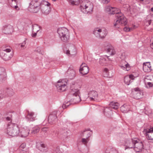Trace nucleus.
<instances>
[{
    "label": "nucleus",
    "instance_id": "obj_35",
    "mask_svg": "<svg viewBox=\"0 0 153 153\" xmlns=\"http://www.w3.org/2000/svg\"><path fill=\"white\" fill-rule=\"evenodd\" d=\"M41 29V27L37 24H34L33 26V32H38Z\"/></svg>",
    "mask_w": 153,
    "mask_h": 153
},
{
    "label": "nucleus",
    "instance_id": "obj_17",
    "mask_svg": "<svg viewBox=\"0 0 153 153\" xmlns=\"http://www.w3.org/2000/svg\"><path fill=\"white\" fill-rule=\"evenodd\" d=\"M79 71L82 75L87 74L89 71V68L86 63H82L80 65Z\"/></svg>",
    "mask_w": 153,
    "mask_h": 153
},
{
    "label": "nucleus",
    "instance_id": "obj_15",
    "mask_svg": "<svg viewBox=\"0 0 153 153\" xmlns=\"http://www.w3.org/2000/svg\"><path fill=\"white\" fill-rule=\"evenodd\" d=\"M137 138L126 140L125 143V146L126 147L125 150L127 148L131 149L133 148L135 143H137Z\"/></svg>",
    "mask_w": 153,
    "mask_h": 153
},
{
    "label": "nucleus",
    "instance_id": "obj_13",
    "mask_svg": "<svg viewBox=\"0 0 153 153\" xmlns=\"http://www.w3.org/2000/svg\"><path fill=\"white\" fill-rule=\"evenodd\" d=\"M137 142L135 143L134 148V150L137 152H141L143 149V143L141 140L137 138Z\"/></svg>",
    "mask_w": 153,
    "mask_h": 153
},
{
    "label": "nucleus",
    "instance_id": "obj_46",
    "mask_svg": "<svg viewBox=\"0 0 153 153\" xmlns=\"http://www.w3.org/2000/svg\"><path fill=\"white\" fill-rule=\"evenodd\" d=\"M5 76L0 75V83L3 82V81L5 79Z\"/></svg>",
    "mask_w": 153,
    "mask_h": 153
},
{
    "label": "nucleus",
    "instance_id": "obj_33",
    "mask_svg": "<svg viewBox=\"0 0 153 153\" xmlns=\"http://www.w3.org/2000/svg\"><path fill=\"white\" fill-rule=\"evenodd\" d=\"M109 105L111 108L117 109L119 107L120 104L117 102H112L109 104Z\"/></svg>",
    "mask_w": 153,
    "mask_h": 153
},
{
    "label": "nucleus",
    "instance_id": "obj_16",
    "mask_svg": "<svg viewBox=\"0 0 153 153\" xmlns=\"http://www.w3.org/2000/svg\"><path fill=\"white\" fill-rule=\"evenodd\" d=\"M104 46L107 53H109L110 55H113L115 54V51L114 47L109 43H105Z\"/></svg>",
    "mask_w": 153,
    "mask_h": 153
},
{
    "label": "nucleus",
    "instance_id": "obj_48",
    "mask_svg": "<svg viewBox=\"0 0 153 153\" xmlns=\"http://www.w3.org/2000/svg\"><path fill=\"white\" fill-rule=\"evenodd\" d=\"M132 29L131 28L127 27H125L123 28V30L125 31L126 32H129L131 31V30Z\"/></svg>",
    "mask_w": 153,
    "mask_h": 153
},
{
    "label": "nucleus",
    "instance_id": "obj_52",
    "mask_svg": "<svg viewBox=\"0 0 153 153\" xmlns=\"http://www.w3.org/2000/svg\"><path fill=\"white\" fill-rule=\"evenodd\" d=\"M33 33H32L31 36L33 37H35L36 36L37 32H33Z\"/></svg>",
    "mask_w": 153,
    "mask_h": 153
},
{
    "label": "nucleus",
    "instance_id": "obj_25",
    "mask_svg": "<svg viewBox=\"0 0 153 153\" xmlns=\"http://www.w3.org/2000/svg\"><path fill=\"white\" fill-rule=\"evenodd\" d=\"M117 8L115 7H112L110 6H107L105 7V10L107 12H109V13L111 14H115L116 15L117 13H120V12L118 13L116 12Z\"/></svg>",
    "mask_w": 153,
    "mask_h": 153
},
{
    "label": "nucleus",
    "instance_id": "obj_26",
    "mask_svg": "<svg viewBox=\"0 0 153 153\" xmlns=\"http://www.w3.org/2000/svg\"><path fill=\"white\" fill-rule=\"evenodd\" d=\"M104 115L108 117H110L112 114V110L109 107H106L105 108L103 111Z\"/></svg>",
    "mask_w": 153,
    "mask_h": 153
},
{
    "label": "nucleus",
    "instance_id": "obj_9",
    "mask_svg": "<svg viewBox=\"0 0 153 153\" xmlns=\"http://www.w3.org/2000/svg\"><path fill=\"white\" fill-rule=\"evenodd\" d=\"M67 82L64 79H59L57 82L56 86L59 91H63L67 88Z\"/></svg>",
    "mask_w": 153,
    "mask_h": 153
},
{
    "label": "nucleus",
    "instance_id": "obj_11",
    "mask_svg": "<svg viewBox=\"0 0 153 153\" xmlns=\"http://www.w3.org/2000/svg\"><path fill=\"white\" fill-rule=\"evenodd\" d=\"M14 94V92L11 88L2 89L0 91V99L6 97H11Z\"/></svg>",
    "mask_w": 153,
    "mask_h": 153
},
{
    "label": "nucleus",
    "instance_id": "obj_19",
    "mask_svg": "<svg viewBox=\"0 0 153 153\" xmlns=\"http://www.w3.org/2000/svg\"><path fill=\"white\" fill-rule=\"evenodd\" d=\"M13 26L10 25L4 26L2 29V32L6 34H11L13 32Z\"/></svg>",
    "mask_w": 153,
    "mask_h": 153
},
{
    "label": "nucleus",
    "instance_id": "obj_23",
    "mask_svg": "<svg viewBox=\"0 0 153 153\" xmlns=\"http://www.w3.org/2000/svg\"><path fill=\"white\" fill-rule=\"evenodd\" d=\"M143 70L145 72H149L152 70V66L150 62L143 63Z\"/></svg>",
    "mask_w": 153,
    "mask_h": 153
},
{
    "label": "nucleus",
    "instance_id": "obj_59",
    "mask_svg": "<svg viewBox=\"0 0 153 153\" xmlns=\"http://www.w3.org/2000/svg\"><path fill=\"white\" fill-rule=\"evenodd\" d=\"M127 5V6H126V7H128H128H129V5H128V4H126V5H123V7H125V5Z\"/></svg>",
    "mask_w": 153,
    "mask_h": 153
},
{
    "label": "nucleus",
    "instance_id": "obj_60",
    "mask_svg": "<svg viewBox=\"0 0 153 153\" xmlns=\"http://www.w3.org/2000/svg\"><path fill=\"white\" fill-rule=\"evenodd\" d=\"M151 10L152 11V12H153V7H152L151 8Z\"/></svg>",
    "mask_w": 153,
    "mask_h": 153
},
{
    "label": "nucleus",
    "instance_id": "obj_34",
    "mask_svg": "<svg viewBox=\"0 0 153 153\" xmlns=\"http://www.w3.org/2000/svg\"><path fill=\"white\" fill-rule=\"evenodd\" d=\"M39 127L38 126H36L32 128L31 133L33 134H37L39 132Z\"/></svg>",
    "mask_w": 153,
    "mask_h": 153
},
{
    "label": "nucleus",
    "instance_id": "obj_49",
    "mask_svg": "<svg viewBox=\"0 0 153 153\" xmlns=\"http://www.w3.org/2000/svg\"><path fill=\"white\" fill-rule=\"evenodd\" d=\"M126 69H123V70L128 71L130 70V67L129 64H128V66H123Z\"/></svg>",
    "mask_w": 153,
    "mask_h": 153
},
{
    "label": "nucleus",
    "instance_id": "obj_22",
    "mask_svg": "<svg viewBox=\"0 0 153 153\" xmlns=\"http://www.w3.org/2000/svg\"><path fill=\"white\" fill-rule=\"evenodd\" d=\"M89 97L91 100H99L97 93L95 91H92L90 92Z\"/></svg>",
    "mask_w": 153,
    "mask_h": 153
},
{
    "label": "nucleus",
    "instance_id": "obj_10",
    "mask_svg": "<svg viewBox=\"0 0 153 153\" xmlns=\"http://www.w3.org/2000/svg\"><path fill=\"white\" fill-rule=\"evenodd\" d=\"M67 128L64 127L61 128L59 131L55 132V135L57 137L62 138H66L68 137V131Z\"/></svg>",
    "mask_w": 153,
    "mask_h": 153
},
{
    "label": "nucleus",
    "instance_id": "obj_38",
    "mask_svg": "<svg viewBox=\"0 0 153 153\" xmlns=\"http://www.w3.org/2000/svg\"><path fill=\"white\" fill-rule=\"evenodd\" d=\"M146 88H148L152 87L153 86V82H144Z\"/></svg>",
    "mask_w": 153,
    "mask_h": 153
},
{
    "label": "nucleus",
    "instance_id": "obj_47",
    "mask_svg": "<svg viewBox=\"0 0 153 153\" xmlns=\"http://www.w3.org/2000/svg\"><path fill=\"white\" fill-rule=\"evenodd\" d=\"M53 153H62L59 148H56L53 152Z\"/></svg>",
    "mask_w": 153,
    "mask_h": 153
},
{
    "label": "nucleus",
    "instance_id": "obj_28",
    "mask_svg": "<svg viewBox=\"0 0 153 153\" xmlns=\"http://www.w3.org/2000/svg\"><path fill=\"white\" fill-rule=\"evenodd\" d=\"M70 50H67L66 53L67 55H74L76 54V49L74 46L72 45L69 48Z\"/></svg>",
    "mask_w": 153,
    "mask_h": 153
},
{
    "label": "nucleus",
    "instance_id": "obj_3",
    "mask_svg": "<svg viewBox=\"0 0 153 153\" xmlns=\"http://www.w3.org/2000/svg\"><path fill=\"white\" fill-rule=\"evenodd\" d=\"M57 33L61 40L63 42H67L70 39V35L68 30L64 27L59 28Z\"/></svg>",
    "mask_w": 153,
    "mask_h": 153
},
{
    "label": "nucleus",
    "instance_id": "obj_37",
    "mask_svg": "<svg viewBox=\"0 0 153 153\" xmlns=\"http://www.w3.org/2000/svg\"><path fill=\"white\" fill-rule=\"evenodd\" d=\"M124 66H128V64L125 60H123L121 61L119 66L121 69H125Z\"/></svg>",
    "mask_w": 153,
    "mask_h": 153
},
{
    "label": "nucleus",
    "instance_id": "obj_43",
    "mask_svg": "<svg viewBox=\"0 0 153 153\" xmlns=\"http://www.w3.org/2000/svg\"><path fill=\"white\" fill-rule=\"evenodd\" d=\"M89 139L88 138H82V139L81 141L84 144H86L88 142Z\"/></svg>",
    "mask_w": 153,
    "mask_h": 153
},
{
    "label": "nucleus",
    "instance_id": "obj_24",
    "mask_svg": "<svg viewBox=\"0 0 153 153\" xmlns=\"http://www.w3.org/2000/svg\"><path fill=\"white\" fill-rule=\"evenodd\" d=\"M67 74L68 78L71 79L74 78L76 72L73 68H70L67 71Z\"/></svg>",
    "mask_w": 153,
    "mask_h": 153
},
{
    "label": "nucleus",
    "instance_id": "obj_41",
    "mask_svg": "<svg viewBox=\"0 0 153 153\" xmlns=\"http://www.w3.org/2000/svg\"><path fill=\"white\" fill-rule=\"evenodd\" d=\"M71 4H75L76 2H79V0H67Z\"/></svg>",
    "mask_w": 153,
    "mask_h": 153
},
{
    "label": "nucleus",
    "instance_id": "obj_27",
    "mask_svg": "<svg viewBox=\"0 0 153 153\" xmlns=\"http://www.w3.org/2000/svg\"><path fill=\"white\" fill-rule=\"evenodd\" d=\"M92 132L91 131H90L89 129H85L81 134V136H85L86 138L90 137L92 135Z\"/></svg>",
    "mask_w": 153,
    "mask_h": 153
},
{
    "label": "nucleus",
    "instance_id": "obj_20",
    "mask_svg": "<svg viewBox=\"0 0 153 153\" xmlns=\"http://www.w3.org/2000/svg\"><path fill=\"white\" fill-rule=\"evenodd\" d=\"M36 115L34 112H29L28 111V114L26 117V118L27 121L30 122L34 121L36 120Z\"/></svg>",
    "mask_w": 153,
    "mask_h": 153
},
{
    "label": "nucleus",
    "instance_id": "obj_18",
    "mask_svg": "<svg viewBox=\"0 0 153 153\" xmlns=\"http://www.w3.org/2000/svg\"><path fill=\"white\" fill-rule=\"evenodd\" d=\"M57 112H53L49 115L48 118V121L51 124L55 123L57 120Z\"/></svg>",
    "mask_w": 153,
    "mask_h": 153
},
{
    "label": "nucleus",
    "instance_id": "obj_58",
    "mask_svg": "<svg viewBox=\"0 0 153 153\" xmlns=\"http://www.w3.org/2000/svg\"><path fill=\"white\" fill-rule=\"evenodd\" d=\"M16 4V5L15 6V8L16 9H17V8H18V6Z\"/></svg>",
    "mask_w": 153,
    "mask_h": 153
},
{
    "label": "nucleus",
    "instance_id": "obj_44",
    "mask_svg": "<svg viewBox=\"0 0 153 153\" xmlns=\"http://www.w3.org/2000/svg\"><path fill=\"white\" fill-rule=\"evenodd\" d=\"M26 146V144L25 143H23L20 146L19 149H20L24 151L23 150L25 148Z\"/></svg>",
    "mask_w": 153,
    "mask_h": 153
},
{
    "label": "nucleus",
    "instance_id": "obj_56",
    "mask_svg": "<svg viewBox=\"0 0 153 153\" xmlns=\"http://www.w3.org/2000/svg\"><path fill=\"white\" fill-rule=\"evenodd\" d=\"M150 45L152 49H153V42H152V43L150 44Z\"/></svg>",
    "mask_w": 153,
    "mask_h": 153
},
{
    "label": "nucleus",
    "instance_id": "obj_57",
    "mask_svg": "<svg viewBox=\"0 0 153 153\" xmlns=\"http://www.w3.org/2000/svg\"><path fill=\"white\" fill-rule=\"evenodd\" d=\"M6 119L7 120L9 121L10 120V117H6Z\"/></svg>",
    "mask_w": 153,
    "mask_h": 153
},
{
    "label": "nucleus",
    "instance_id": "obj_21",
    "mask_svg": "<svg viewBox=\"0 0 153 153\" xmlns=\"http://www.w3.org/2000/svg\"><path fill=\"white\" fill-rule=\"evenodd\" d=\"M144 135L148 140H152V138L151 135H150L149 133H153V127L150 129H144L142 131Z\"/></svg>",
    "mask_w": 153,
    "mask_h": 153
},
{
    "label": "nucleus",
    "instance_id": "obj_61",
    "mask_svg": "<svg viewBox=\"0 0 153 153\" xmlns=\"http://www.w3.org/2000/svg\"><path fill=\"white\" fill-rule=\"evenodd\" d=\"M1 117V115L0 114V117Z\"/></svg>",
    "mask_w": 153,
    "mask_h": 153
},
{
    "label": "nucleus",
    "instance_id": "obj_30",
    "mask_svg": "<svg viewBox=\"0 0 153 153\" xmlns=\"http://www.w3.org/2000/svg\"><path fill=\"white\" fill-rule=\"evenodd\" d=\"M38 148L42 152H45L47 151V148L46 146L42 143H41L39 144Z\"/></svg>",
    "mask_w": 153,
    "mask_h": 153
},
{
    "label": "nucleus",
    "instance_id": "obj_14",
    "mask_svg": "<svg viewBox=\"0 0 153 153\" xmlns=\"http://www.w3.org/2000/svg\"><path fill=\"white\" fill-rule=\"evenodd\" d=\"M19 129V135L23 137H27L30 131L29 128L27 126L21 127Z\"/></svg>",
    "mask_w": 153,
    "mask_h": 153
},
{
    "label": "nucleus",
    "instance_id": "obj_55",
    "mask_svg": "<svg viewBox=\"0 0 153 153\" xmlns=\"http://www.w3.org/2000/svg\"><path fill=\"white\" fill-rule=\"evenodd\" d=\"M25 43H23L21 45V47H23L25 46Z\"/></svg>",
    "mask_w": 153,
    "mask_h": 153
},
{
    "label": "nucleus",
    "instance_id": "obj_50",
    "mask_svg": "<svg viewBox=\"0 0 153 153\" xmlns=\"http://www.w3.org/2000/svg\"><path fill=\"white\" fill-rule=\"evenodd\" d=\"M110 1V0H101L103 4H107Z\"/></svg>",
    "mask_w": 153,
    "mask_h": 153
},
{
    "label": "nucleus",
    "instance_id": "obj_36",
    "mask_svg": "<svg viewBox=\"0 0 153 153\" xmlns=\"http://www.w3.org/2000/svg\"><path fill=\"white\" fill-rule=\"evenodd\" d=\"M144 82H153V76L151 75L146 76L144 78Z\"/></svg>",
    "mask_w": 153,
    "mask_h": 153
},
{
    "label": "nucleus",
    "instance_id": "obj_2",
    "mask_svg": "<svg viewBox=\"0 0 153 153\" xmlns=\"http://www.w3.org/2000/svg\"><path fill=\"white\" fill-rule=\"evenodd\" d=\"M80 7L83 13L89 14L92 13L94 6L92 3L90 1H85L81 4Z\"/></svg>",
    "mask_w": 153,
    "mask_h": 153
},
{
    "label": "nucleus",
    "instance_id": "obj_4",
    "mask_svg": "<svg viewBox=\"0 0 153 153\" xmlns=\"http://www.w3.org/2000/svg\"><path fill=\"white\" fill-rule=\"evenodd\" d=\"M117 18L114 24V26L117 28H119L120 25H125L127 24V19L124 15L121 12L117 13L116 15Z\"/></svg>",
    "mask_w": 153,
    "mask_h": 153
},
{
    "label": "nucleus",
    "instance_id": "obj_42",
    "mask_svg": "<svg viewBox=\"0 0 153 153\" xmlns=\"http://www.w3.org/2000/svg\"><path fill=\"white\" fill-rule=\"evenodd\" d=\"M5 69L2 67H0V75L5 76Z\"/></svg>",
    "mask_w": 153,
    "mask_h": 153
},
{
    "label": "nucleus",
    "instance_id": "obj_51",
    "mask_svg": "<svg viewBox=\"0 0 153 153\" xmlns=\"http://www.w3.org/2000/svg\"><path fill=\"white\" fill-rule=\"evenodd\" d=\"M36 51L39 53L42 54V53L41 52V48L40 47H37L36 49Z\"/></svg>",
    "mask_w": 153,
    "mask_h": 153
},
{
    "label": "nucleus",
    "instance_id": "obj_5",
    "mask_svg": "<svg viewBox=\"0 0 153 153\" xmlns=\"http://www.w3.org/2000/svg\"><path fill=\"white\" fill-rule=\"evenodd\" d=\"M51 4L48 2L45 1H42L39 7L42 12L44 15H47L49 14L51 11V8L50 7Z\"/></svg>",
    "mask_w": 153,
    "mask_h": 153
},
{
    "label": "nucleus",
    "instance_id": "obj_39",
    "mask_svg": "<svg viewBox=\"0 0 153 153\" xmlns=\"http://www.w3.org/2000/svg\"><path fill=\"white\" fill-rule=\"evenodd\" d=\"M109 70L106 68L104 69L103 73L105 77H109Z\"/></svg>",
    "mask_w": 153,
    "mask_h": 153
},
{
    "label": "nucleus",
    "instance_id": "obj_32",
    "mask_svg": "<svg viewBox=\"0 0 153 153\" xmlns=\"http://www.w3.org/2000/svg\"><path fill=\"white\" fill-rule=\"evenodd\" d=\"M108 60H109L108 57H107V59L104 57H101L99 59V63L102 65H105L108 63Z\"/></svg>",
    "mask_w": 153,
    "mask_h": 153
},
{
    "label": "nucleus",
    "instance_id": "obj_29",
    "mask_svg": "<svg viewBox=\"0 0 153 153\" xmlns=\"http://www.w3.org/2000/svg\"><path fill=\"white\" fill-rule=\"evenodd\" d=\"M130 106L129 105L124 104L120 107V110L123 113H126L130 111Z\"/></svg>",
    "mask_w": 153,
    "mask_h": 153
},
{
    "label": "nucleus",
    "instance_id": "obj_8",
    "mask_svg": "<svg viewBox=\"0 0 153 153\" xmlns=\"http://www.w3.org/2000/svg\"><path fill=\"white\" fill-rule=\"evenodd\" d=\"M93 33L96 37L103 39L106 36L107 31L104 28H96L94 29Z\"/></svg>",
    "mask_w": 153,
    "mask_h": 153
},
{
    "label": "nucleus",
    "instance_id": "obj_31",
    "mask_svg": "<svg viewBox=\"0 0 153 153\" xmlns=\"http://www.w3.org/2000/svg\"><path fill=\"white\" fill-rule=\"evenodd\" d=\"M133 76L132 75L126 76L124 78V82L125 84L127 85H129L131 83V79L132 80L133 79Z\"/></svg>",
    "mask_w": 153,
    "mask_h": 153
},
{
    "label": "nucleus",
    "instance_id": "obj_1",
    "mask_svg": "<svg viewBox=\"0 0 153 153\" xmlns=\"http://www.w3.org/2000/svg\"><path fill=\"white\" fill-rule=\"evenodd\" d=\"M19 128L17 124L12 123H8L7 125V133L12 137L17 136L19 134Z\"/></svg>",
    "mask_w": 153,
    "mask_h": 153
},
{
    "label": "nucleus",
    "instance_id": "obj_53",
    "mask_svg": "<svg viewBox=\"0 0 153 153\" xmlns=\"http://www.w3.org/2000/svg\"><path fill=\"white\" fill-rule=\"evenodd\" d=\"M48 128H47L45 127L42 128V130L43 131H47Z\"/></svg>",
    "mask_w": 153,
    "mask_h": 153
},
{
    "label": "nucleus",
    "instance_id": "obj_45",
    "mask_svg": "<svg viewBox=\"0 0 153 153\" xmlns=\"http://www.w3.org/2000/svg\"><path fill=\"white\" fill-rule=\"evenodd\" d=\"M22 0H11V1L13 2L14 1L16 3V4L19 5L20 4Z\"/></svg>",
    "mask_w": 153,
    "mask_h": 153
},
{
    "label": "nucleus",
    "instance_id": "obj_6",
    "mask_svg": "<svg viewBox=\"0 0 153 153\" xmlns=\"http://www.w3.org/2000/svg\"><path fill=\"white\" fill-rule=\"evenodd\" d=\"M71 94L75 97V98H74V102L76 103L80 102L81 101V99L80 97L81 95L79 90L76 88V87L74 86H71Z\"/></svg>",
    "mask_w": 153,
    "mask_h": 153
},
{
    "label": "nucleus",
    "instance_id": "obj_7",
    "mask_svg": "<svg viewBox=\"0 0 153 153\" xmlns=\"http://www.w3.org/2000/svg\"><path fill=\"white\" fill-rule=\"evenodd\" d=\"M3 52L0 53L1 56L2 57L3 59L5 61L9 60L13 57V53L11 51V48L8 47L3 49Z\"/></svg>",
    "mask_w": 153,
    "mask_h": 153
},
{
    "label": "nucleus",
    "instance_id": "obj_54",
    "mask_svg": "<svg viewBox=\"0 0 153 153\" xmlns=\"http://www.w3.org/2000/svg\"><path fill=\"white\" fill-rule=\"evenodd\" d=\"M67 103H66V104H65V105H64V104L63 106H62V107L63 108H66V107L67 106V107H68L69 106V105H68L67 104Z\"/></svg>",
    "mask_w": 153,
    "mask_h": 153
},
{
    "label": "nucleus",
    "instance_id": "obj_12",
    "mask_svg": "<svg viewBox=\"0 0 153 153\" xmlns=\"http://www.w3.org/2000/svg\"><path fill=\"white\" fill-rule=\"evenodd\" d=\"M132 92L134 99L138 100L142 98L143 96V92L138 88H136L132 90Z\"/></svg>",
    "mask_w": 153,
    "mask_h": 153
},
{
    "label": "nucleus",
    "instance_id": "obj_40",
    "mask_svg": "<svg viewBox=\"0 0 153 153\" xmlns=\"http://www.w3.org/2000/svg\"><path fill=\"white\" fill-rule=\"evenodd\" d=\"M145 109V113L147 115H149L152 112V110L148 107H146L144 108Z\"/></svg>",
    "mask_w": 153,
    "mask_h": 153
}]
</instances>
